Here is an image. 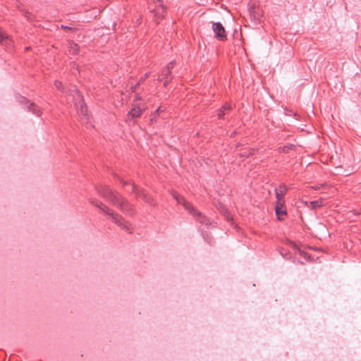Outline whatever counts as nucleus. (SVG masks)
<instances>
[{"label":"nucleus","mask_w":361,"mask_h":361,"mask_svg":"<svg viewBox=\"0 0 361 361\" xmlns=\"http://www.w3.org/2000/svg\"><path fill=\"white\" fill-rule=\"evenodd\" d=\"M96 190L102 197L113 206L118 207L121 212L128 216L134 215L133 206L119 192L106 185H99L96 186Z\"/></svg>","instance_id":"obj_1"},{"label":"nucleus","mask_w":361,"mask_h":361,"mask_svg":"<svg viewBox=\"0 0 361 361\" xmlns=\"http://www.w3.org/2000/svg\"><path fill=\"white\" fill-rule=\"evenodd\" d=\"M89 202L91 204L99 209L101 212L109 216L111 218L113 222L118 226L121 227L123 230L128 231L129 233H132L130 225L120 214L115 212L101 201L97 200L95 198H90Z\"/></svg>","instance_id":"obj_2"},{"label":"nucleus","mask_w":361,"mask_h":361,"mask_svg":"<svg viewBox=\"0 0 361 361\" xmlns=\"http://www.w3.org/2000/svg\"><path fill=\"white\" fill-rule=\"evenodd\" d=\"M171 195L177 201V202L180 204H182L185 209H186L197 221L203 225L207 226L209 224V221L207 217L197 210L191 204V203L185 200L183 197L179 195L175 191L171 192Z\"/></svg>","instance_id":"obj_3"},{"label":"nucleus","mask_w":361,"mask_h":361,"mask_svg":"<svg viewBox=\"0 0 361 361\" xmlns=\"http://www.w3.org/2000/svg\"><path fill=\"white\" fill-rule=\"evenodd\" d=\"M149 9L154 13V20L157 21L162 19L164 16L166 8L163 5L161 0H151L149 3Z\"/></svg>","instance_id":"obj_4"},{"label":"nucleus","mask_w":361,"mask_h":361,"mask_svg":"<svg viewBox=\"0 0 361 361\" xmlns=\"http://www.w3.org/2000/svg\"><path fill=\"white\" fill-rule=\"evenodd\" d=\"M75 94L78 95V98L80 99L79 102L75 104L77 109L78 114L79 115L82 121L87 123L90 121V118L88 114L87 106L84 103L83 99H81V97L78 90H75Z\"/></svg>","instance_id":"obj_5"},{"label":"nucleus","mask_w":361,"mask_h":361,"mask_svg":"<svg viewBox=\"0 0 361 361\" xmlns=\"http://www.w3.org/2000/svg\"><path fill=\"white\" fill-rule=\"evenodd\" d=\"M212 30L215 34V37L220 41H225L227 39L225 28L219 22L214 23L212 25Z\"/></svg>","instance_id":"obj_6"},{"label":"nucleus","mask_w":361,"mask_h":361,"mask_svg":"<svg viewBox=\"0 0 361 361\" xmlns=\"http://www.w3.org/2000/svg\"><path fill=\"white\" fill-rule=\"evenodd\" d=\"M132 192L135 194L137 198H142L145 202L148 203L149 204H155L154 200L147 194H146L143 190L138 189L137 187L134 183L132 185Z\"/></svg>","instance_id":"obj_7"},{"label":"nucleus","mask_w":361,"mask_h":361,"mask_svg":"<svg viewBox=\"0 0 361 361\" xmlns=\"http://www.w3.org/2000/svg\"><path fill=\"white\" fill-rule=\"evenodd\" d=\"M144 104H133L131 109L128 111V119L139 118L145 111Z\"/></svg>","instance_id":"obj_8"},{"label":"nucleus","mask_w":361,"mask_h":361,"mask_svg":"<svg viewBox=\"0 0 361 361\" xmlns=\"http://www.w3.org/2000/svg\"><path fill=\"white\" fill-rule=\"evenodd\" d=\"M29 111H31L33 114L39 116L41 115L40 109L33 102H30L26 98L22 97L20 101Z\"/></svg>","instance_id":"obj_9"},{"label":"nucleus","mask_w":361,"mask_h":361,"mask_svg":"<svg viewBox=\"0 0 361 361\" xmlns=\"http://www.w3.org/2000/svg\"><path fill=\"white\" fill-rule=\"evenodd\" d=\"M175 66V61H172L169 63L162 70L161 74L159 75L158 80L163 81L165 78H171V69L173 68Z\"/></svg>","instance_id":"obj_10"},{"label":"nucleus","mask_w":361,"mask_h":361,"mask_svg":"<svg viewBox=\"0 0 361 361\" xmlns=\"http://www.w3.org/2000/svg\"><path fill=\"white\" fill-rule=\"evenodd\" d=\"M287 190L288 188L284 184H281L278 188H276L275 190L276 201L284 202L283 196Z\"/></svg>","instance_id":"obj_11"},{"label":"nucleus","mask_w":361,"mask_h":361,"mask_svg":"<svg viewBox=\"0 0 361 361\" xmlns=\"http://www.w3.org/2000/svg\"><path fill=\"white\" fill-rule=\"evenodd\" d=\"M275 212L277 216L279 217L280 215H286V210L284 206V202H279L276 201V204L275 206Z\"/></svg>","instance_id":"obj_12"},{"label":"nucleus","mask_w":361,"mask_h":361,"mask_svg":"<svg viewBox=\"0 0 361 361\" xmlns=\"http://www.w3.org/2000/svg\"><path fill=\"white\" fill-rule=\"evenodd\" d=\"M255 151H256V149L254 148L245 147V148L241 149L240 150L239 156L240 157L247 158V157H249L250 156L254 154Z\"/></svg>","instance_id":"obj_13"},{"label":"nucleus","mask_w":361,"mask_h":361,"mask_svg":"<svg viewBox=\"0 0 361 361\" xmlns=\"http://www.w3.org/2000/svg\"><path fill=\"white\" fill-rule=\"evenodd\" d=\"M79 46L73 42H69L68 44V50L69 54L72 55L78 54L79 52Z\"/></svg>","instance_id":"obj_14"},{"label":"nucleus","mask_w":361,"mask_h":361,"mask_svg":"<svg viewBox=\"0 0 361 361\" xmlns=\"http://www.w3.org/2000/svg\"><path fill=\"white\" fill-rule=\"evenodd\" d=\"M231 109V106L228 104L223 106L219 110L218 113L219 118H222L225 115L226 111H229Z\"/></svg>","instance_id":"obj_15"},{"label":"nucleus","mask_w":361,"mask_h":361,"mask_svg":"<svg viewBox=\"0 0 361 361\" xmlns=\"http://www.w3.org/2000/svg\"><path fill=\"white\" fill-rule=\"evenodd\" d=\"M310 204L312 209L321 207L323 205L322 200L312 201L310 202Z\"/></svg>","instance_id":"obj_16"},{"label":"nucleus","mask_w":361,"mask_h":361,"mask_svg":"<svg viewBox=\"0 0 361 361\" xmlns=\"http://www.w3.org/2000/svg\"><path fill=\"white\" fill-rule=\"evenodd\" d=\"M294 147H295L294 145H286V146L280 147L279 148V152L287 153V152H288V151L290 149H292Z\"/></svg>","instance_id":"obj_17"},{"label":"nucleus","mask_w":361,"mask_h":361,"mask_svg":"<svg viewBox=\"0 0 361 361\" xmlns=\"http://www.w3.org/2000/svg\"><path fill=\"white\" fill-rule=\"evenodd\" d=\"M159 111H160V107H159V108H158V109L155 111V112L152 115V116H151V118H150V119H149V123H150V124H152L154 121H156V120H157V116H158V114H159Z\"/></svg>","instance_id":"obj_18"},{"label":"nucleus","mask_w":361,"mask_h":361,"mask_svg":"<svg viewBox=\"0 0 361 361\" xmlns=\"http://www.w3.org/2000/svg\"><path fill=\"white\" fill-rule=\"evenodd\" d=\"M149 73H146L145 74L144 77H143V78H142L140 79V82H138L135 85V86L134 87H131V88L133 89V91H135V89H136V87H137L138 85H140V82H142L144 80H145L146 78H147L149 77Z\"/></svg>","instance_id":"obj_19"},{"label":"nucleus","mask_w":361,"mask_h":361,"mask_svg":"<svg viewBox=\"0 0 361 361\" xmlns=\"http://www.w3.org/2000/svg\"><path fill=\"white\" fill-rule=\"evenodd\" d=\"M54 86L56 87V89L61 90V91H63L61 82H60L59 80H56L54 82Z\"/></svg>","instance_id":"obj_20"},{"label":"nucleus","mask_w":361,"mask_h":361,"mask_svg":"<svg viewBox=\"0 0 361 361\" xmlns=\"http://www.w3.org/2000/svg\"><path fill=\"white\" fill-rule=\"evenodd\" d=\"M115 176L119 180V181L122 183V185L123 186L128 185V183L127 181L124 180L123 179H122L121 178H120L118 176Z\"/></svg>","instance_id":"obj_21"},{"label":"nucleus","mask_w":361,"mask_h":361,"mask_svg":"<svg viewBox=\"0 0 361 361\" xmlns=\"http://www.w3.org/2000/svg\"><path fill=\"white\" fill-rule=\"evenodd\" d=\"M163 80H164V85L165 87H166V86L169 85V83L171 82V78H165V79H164Z\"/></svg>","instance_id":"obj_22"},{"label":"nucleus","mask_w":361,"mask_h":361,"mask_svg":"<svg viewBox=\"0 0 361 361\" xmlns=\"http://www.w3.org/2000/svg\"><path fill=\"white\" fill-rule=\"evenodd\" d=\"M61 27L65 30H73L74 29L71 27H69V26H66V25H61Z\"/></svg>","instance_id":"obj_23"},{"label":"nucleus","mask_w":361,"mask_h":361,"mask_svg":"<svg viewBox=\"0 0 361 361\" xmlns=\"http://www.w3.org/2000/svg\"><path fill=\"white\" fill-rule=\"evenodd\" d=\"M314 188L315 190H319V189L320 188V187H319V186H314Z\"/></svg>","instance_id":"obj_24"},{"label":"nucleus","mask_w":361,"mask_h":361,"mask_svg":"<svg viewBox=\"0 0 361 361\" xmlns=\"http://www.w3.org/2000/svg\"><path fill=\"white\" fill-rule=\"evenodd\" d=\"M73 67L76 66V68H78V66L75 63H73Z\"/></svg>","instance_id":"obj_25"}]
</instances>
